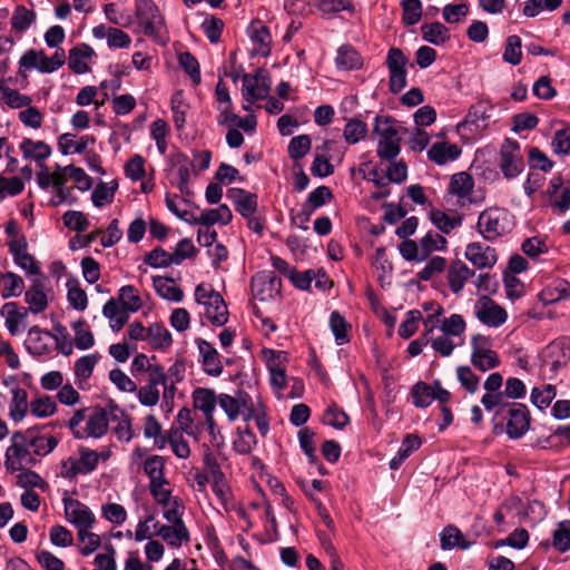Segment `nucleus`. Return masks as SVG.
Here are the masks:
<instances>
[{"label": "nucleus", "instance_id": "obj_1", "mask_svg": "<svg viewBox=\"0 0 570 570\" xmlns=\"http://www.w3.org/2000/svg\"><path fill=\"white\" fill-rule=\"evenodd\" d=\"M400 126L389 116H376L373 131L379 136L377 155L385 160H393L400 154Z\"/></svg>", "mask_w": 570, "mask_h": 570}, {"label": "nucleus", "instance_id": "obj_2", "mask_svg": "<svg viewBox=\"0 0 570 570\" xmlns=\"http://www.w3.org/2000/svg\"><path fill=\"white\" fill-rule=\"evenodd\" d=\"M476 226L484 239L494 240L512 230L514 217L504 208L493 207L480 214Z\"/></svg>", "mask_w": 570, "mask_h": 570}, {"label": "nucleus", "instance_id": "obj_3", "mask_svg": "<svg viewBox=\"0 0 570 570\" xmlns=\"http://www.w3.org/2000/svg\"><path fill=\"white\" fill-rule=\"evenodd\" d=\"M195 301L204 307V315L217 326H223L228 320V311L223 296L212 285L200 283L195 288Z\"/></svg>", "mask_w": 570, "mask_h": 570}, {"label": "nucleus", "instance_id": "obj_4", "mask_svg": "<svg viewBox=\"0 0 570 570\" xmlns=\"http://www.w3.org/2000/svg\"><path fill=\"white\" fill-rule=\"evenodd\" d=\"M136 16L145 36L161 45H166L168 37L165 22L158 8L151 0H139Z\"/></svg>", "mask_w": 570, "mask_h": 570}, {"label": "nucleus", "instance_id": "obj_5", "mask_svg": "<svg viewBox=\"0 0 570 570\" xmlns=\"http://www.w3.org/2000/svg\"><path fill=\"white\" fill-rule=\"evenodd\" d=\"M98 466V452L86 446H80L73 455L61 462L60 475L63 479H73L77 475L92 473Z\"/></svg>", "mask_w": 570, "mask_h": 570}, {"label": "nucleus", "instance_id": "obj_6", "mask_svg": "<svg viewBox=\"0 0 570 570\" xmlns=\"http://www.w3.org/2000/svg\"><path fill=\"white\" fill-rule=\"evenodd\" d=\"M184 512L168 513L167 523H156L158 535L169 548L179 549L190 541L189 530L183 520Z\"/></svg>", "mask_w": 570, "mask_h": 570}, {"label": "nucleus", "instance_id": "obj_7", "mask_svg": "<svg viewBox=\"0 0 570 570\" xmlns=\"http://www.w3.org/2000/svg\"><path fill=\"white\" fill-rule=\"evenodd\" d=\"M28 446L30 444L22 432H14L12 434L11 444L7 448L4 454V466L8 472L21 471L35 462Z\"/></svg>", "mask_w": 570, "mask_h": 570}, {"label": "nucleus", "instance_id": "obj_8", "mask_svg": "<svg viewBox=\"0 0 570 570\" xmlns=\"http://www.w3.org/2000/svg\"><path fill=\"white\" fill-rule=\"evenodd\" d=\"M471 363L481 372H488L500 365V358L491 348V340L482 334L471 337Z\"/></svg>", "mask_w": 570, "mask_h": 570}, {"label": "nucleus", "instance_id": "obj_9", "mask_svg": "<svg viewBox=\"0 0 570 570\" xmlns=\"http://www.w3.org/2000/svg\"><path fill=\"white\" fill-rule=\"evenodd\" d=\"M66 60L63 49H57L51 57H47L43 51L28 50L19 61L20 68L37 69L42 73H51L58 70Z\"/></svg>", "mask_w": 570, "mask_h": 570}, {"label": "nucleus", "instance_id": "obj_10", "mask_svg": "<svg viewBox=\"0 0 570 570\" xmlns=\"http://www.w3.org/2000/svg\"><path fill=\"white\" fill-rule=\"evenodd\" d=\"M500 169L505 178L517 177L524 168L520 145L512 139H505L500 150Z\"/></svg>", "mask_w": 570, "mask_h": 570}, {"label": "nucleus", "instance_id": "obj_11", "mask_svg": "<svg viewBox=\"0 0 570 570\" xmlns=\"http://www.w3.org/2000/svg\"><path fill=\"white\" fill-rule=\"evenodd\" d=\"M62 502L65 518L77 529V531L82 529H91L94 527L96 518L89 507L70 497L63 498Z\"/></svg>", "mask_w": 570, "mask_h": 570}, {"label": "nucleus", "instance_id": "obj_12", "mask_svg": "<svg viewBox=\"0 0 570 570\" xmlns=\"http://www.w3.org/2000/svg\"><path fill=\"white\" fill-rule=\"evenodd\" d=\"M475 317L488 327H499L507 322V311L487 296L479 298L473 307Z\"/></svg>", "mask_w": 570, "mask_h": 570}, {"label": "nucleus", "instance_id": "obj_13", "mask_svg": "<svg viewBox=\"0 0 570 570\" xmlns=\"http://www.w3.org/2000/svg\"><path fill=\"white\" fill-rule=\"evenodd\" d=\"M249 400L247 394L242 393H239L237 397L225 393L218 395V404L230 422L236 421L239 416H242L244 421L252 420L254 409Z\"/></svg>", "mask_w": 570, "mask_h": 570}, {"label": "nucleus", "instance_id": "obj_14", "mask_svg": "<svg viewBox=\"0 0 570 570\" xmlns=\"http://www.w3.org/2000/svg\"><path fill=\"white\" fill-rule=\"evenodd\" d=\"M149 491L155 502L161 507L163 517L168 515V513L185 512L183 501L171 494L167 480L149 483Z\"/></svg>", "mask_w": 570, "mask_h": 570}, {"label": "nucleus", "instance_id": "obj_15", "mask_svg": "<svg viewBox=\"0 0 570 570\" xmlns=\"http://www.w3.org/2000/svg\"><path fill=\"white\" fill-rule=\"evenodd\" d=\"M464 257L478 269H491L498 262L497 250L482 242L468 244Z\"/></svg>", "mask_w": 570, "mask_h": 570}, {"label": "nucleus", "instance_id": "obj_16", "mask_svg": "<svg viewBox=\"0 0 570 570\" xmlns=\"http://www.w3.org/2000/svg\"><path fill=\"white\" fill-rule=\"evenodd\" d=\"M493 111V106L489 101H478L472 105L469 109L465 118L456 125V131L459 134H463V131L469 127L471 131H479L487 127V121L491 118Z\"/></svg>", "mask_w": 570, "mask_h": 570}, {"label": "nucleus", "instance_id": "obj_17", "mask_svg": "<svg viewBox=\"0 0 570 570\" xmlns=\"http://www.w3.org/2000/svg\"><path fill=\"white\" fill-rule=\"evenodd\" d=\"M196 344L202 370L209 376H219L223 373L224 366L217 350L203 338L196 340Z\"/></svg>", "mask_w": 570, "mask_h": 570}, {"label": "nucleus", "instance_id": "obj_18", "mask_svg": "<svg viewBox=\"0 0 570 570\" xmlns=\"http://www.w3.org/2000/svg\"><path fill=\"white\" fill-rule=\"evenodd\" d=\"M530 428V414L524 404L513 403L508 411L507 433L511 439H519Z\"/></svg>", "mask_w": 570, "mask_h": 570}, {"label": "nucleus", "instance_id": "obj_19", "mask_svg": "<svg viewBox=\"0 0 570 570\" xmlns=\"http://www.w3.org/2000/svg\"><path fill=\"white\" fill-rule=\"evenodd\" d=\"M108 431V416L104 409L95 407L86 417V425L77 430L76 439H100Z\"/></svg>", "mask_w": 570, "mask_h": 570}, {"label": "nucleus", "instance_id": "obj_20", "mask_svg": "<svg viewBox=\"0 0 570 570\" xmlns=\"http://www.w3.org/2000/svg\"><path fill=\"white\" fill-rule=\"evenodd\" d=\"M271 83L262 71L255 75H244L243 77V96L246 101L255 102L268 96Z\"/></svg>", "mask_w": 570, "mask_h": 570}, {"label": "nucleus", "instance_id": "obj_21", "mask_svg": "<svg viewBox=\"0 0 570 570\" xmlns=\"http://www.w3.org/2000/svg\"><path fill=\"white\" fill-rule=\"evenodd\" d=\"M1 316L4 318V325L12 335H19L26 328V318L28 309L19 307L17 303H6L0 309Z\"/></svg>", "mask_w": 570, "mask_h": 570}, {"label": "nucleus", "instance_id": "obj_22", "mask_svg": "<svg viewBox=\"0 0 570 570\" xmlns=\"http://www.w3.org/2000/svg\"><path fill=\"white\" fill-rule=\"evenodd\" d=\"M170 175L173 183L178 187L181 193H188V185L190 181V170L193 168L191 161L183 154H176L170 159Z\"/></svg>", "mask_w": 570, "mask_h": 570}, {"label": "nucleus", "instance_id": "obj_23", "mask_svg": "<svg viewBox=\"0 0 570 570\" xmlns=\"http://www.w3.org/2000/svg\"><path fill=\"white\" fill-rule=\"evenodd\" d=\"M255 55L266 57L271 52L272 37L266 26L261 21H253L247 29Z\"/></svg>", "mask_w": 570, "mask_h": 570}, {"label": "nucleus", "instance_id": "obj_24", "mask_svg": "<svg viewBox=\"0 0 570 570\" xmlns=\"http://www.w3.org/2000/svg\"><path fill=\"white\" fill-rule=\"evenodd\" d=\"M227 197L235 205L236 212L245 218L254 215L257 210V196L253 193L240 188H232L228 190Z\"/></svg>", "mask_w": 570, "mask_h": 570}, {"label": "nucleus", "instance_id": "obj_25", "mask_svg": "<svg viewBox=\"0 0 570 570\" xmlns=\"http://www.w3.org/2000/svg\"><path fill=\"white\" fill-rule=\"evenodd\" d=\"M333 198L332 190L327 186H320L308 194L306 202L302 205L298 217L304 216L308 222L313 213Z\"/></svg>", "mask_w": 570, "mask_h": 570}, {"label": "nucleus", "instance_id": "obj_26", "mask_svg": "<svg viewBox=\"0 0 570 570\" xmlns=\"http://www.w3.org/2000/svg\"><path fill=\"white\" fill-rule=\"evenodd\" d=\"M52 338L50 332L32 326L28 332L24 345L31 354L41 356L49 352Z\"/></svg>", "mask_w": 570, "mask_h": 570}, {"label": "nucleus", "instance_id": "obj_27", "mask_svg": "<svg viewBox=\"0 0 570 570\" xmlns=\"http://www.w3.org/2000/svg\"><path fill=\"white\" fill-rule=\"evenodd\" d=\"M474 275L475 272L465 263L460 259L454 261L448 271V283L450 289L454 294H459L464 288L466 281Z\"/></svg>", "mask_w": 570, "mask_h": 570}, {"label": "nucleus", "instance_id": "obj_28", "mask_svg": "<svg viewBox=\"0 0 570 570\" xmlns=\"http://www.w3.org/2000/svg\"><path fill=\"white\" fill-rule=\"evenodd\" d=\"M94 56V49L82 43L69 51L68 66L75 73L83 75L90 70L89 65Z\"/></svg>", "mask_w": 570, "mask_h": 570}, {"label": "nucleus", "instance_id": "obj_29", "mask_svg": "<svg viewBox=\"0 0 570 570\" xmlns=\"http://www.w3.org/2000/svg\"><path fill=\"white\" fill-rule=\"evenodd\" d=\"M20 150L23 158L35 160L39 167H43V161L50 157L51 148L45 141L24 138L20 142Z\"/></svg>", "mask_w": 570, "mask_h": 570}, {"label": "nucleus", "instance_id": "obj_30", "mask_svg": "<svg viewBox=\"0 0 570 570\" xmlns=\"http://www.w3.org/2000/svg\"><path fill=\"white\" fill-rule=\"evenodd\" d=\"M441 316L438 317L439 323L435 327H440V332L455 340V343H460L464 345V332L466 328L465 321L460 314H452L449 317L440 320Z\"/></svg>", "mask_w": 570, "mask_h": 570}, {"label": "nucleus", "instance_id": "obj_31", "mask_svg": "<svg viewBox=\"0 0 570 570\" xmlns=\"http://www.w3.org/2000/svg\"><path fill=\"white\" fill-rule=\"evenodd\" d=\"M193 405L196 410H199L204 417H208L212 421V416L216 410L218 397L210 389L197 387L193 392Z\"/></svg>", "mask_w": 570, "mask_h": 570}, {"label": "nucleus", "instance_id": "obj_32", "mask_svg": "<svg viewBox=\"0 0 570 570\" xmlns=\"http://www.w3.org/2000/svg\"><path fill=\"white\" fill-rule=\"evenodd\" d=\"M129 312L117 299L110 298L102 307V315L109 320L110 328L119 332L129 320Z\"/></svg>", "mask_w": 570, "mask_h": 570}, {"label": "nucleus", "instance_id": "obj_33", "mask_svg": "<svg viewBox=\"0 0 570 570\" xmlns=\"http://www.w3.org/2000/svg\"><path fill=\"white\" fill-rule=\"evenodd\" d=\"M146 342L153 350L166 351L171 346L173 337L165 325L154 323L147 327Z\"/></svg>", "mask_w": 570, "mask_h": 570}, {"label": "nucleus", "instance_id": "obj_34", "mask_svg": "<svg viewBox=\"0 0 570 570\" xmlns=\"http://www.w3.org/2000/svg\"><path fill=\"white\" fill-rule=\"evenodd\" d=\"M443 314V308L441 306L436 307V311L432 315H428L424 320L425 332L422 337L412 341L409 344L407 352L411 356H417L421 354L423 347L429 344L430 335L434 332L436 324L439 323L438 317Z\"/></svg>", "mask_w": 570, "mask_h": 570}, {"label": "nucleus", "instance_id": "obj_35", "mask_svg": "<svg viewBox=\"0 0 570 570\" xmlns=\"http://www.w3.org/2000/svg\"><path fill=\"white\" fill-rule=\"evenodd\" d=\"M233 218L232 210L227 205H220L217 208L206 209L198 217H193L191 224L212 226L214 224L227 225Z\"/></svg>", "mask_w": 570, "mask_h": 570}, {"label": "nucleus", "instance_id": "obj_36", "mask_svg": "<svg viewBox=\"0 0 570 570\" xmlns=\"http://www.w3.org/2000/svg\"><path fill=\"white\" fill-rule=\"evenodd\" d=\"M460 155V147L450 142H436L428 151L429 159L441 166L455 160Z\"/></svg>", "mask_w": 570, "mask_h": 570}, {"label": "nucleus", "instance_id": "obj_37", "mask_svg": "<svg viewBox=\"0 0 570 570\" xmlns=\"http://www.w3.org/2000/svg\"><path fill=\"white\" fill-rule=\"evenodd\" d=\"M28 394L24 389H11V401L9 404V416L13 422H21L29 410Z\"/></svg>", "mask_w": 570, "mask_h": 570}, {"label": "nucleus", "instance_id": "obj_38", "mask_svg": "<svg viewBox=\"0 0 570 570\" xmlns=\"http://www.w3.org/2000/svg\"><path fill=\"white\" fill-rule=\"evenodd\" d=\"M474 186L473 178L465 171L456 173L451 177L449 184V194L456 196L459 202H464Z\"/></svg>", "mask_w": 570, "mask_h": 570}, {"label": "nucleus", "instance_id": "obj_39", "mask_svg": "<svg viewBox=\"0 0 570 570\" xmlns=\"http://www.w3.org/2000/svg\"><path fill=\"white\" fill-rule=\"evenodd\" d=\"M94 142L95 138L89 135L77 138L71 134H63L59 138V147L63 155L81 154Z\"/></svg>", "mask_w": 570, "mask_h": 570}, {"label": "nucleus", "instance_id": "obj_40", "mask_svg": "<svg viewBox=\"0 0 570 570\" xmlns=\"http://www.w3.org/2000/svg\"><path fill=\"white\" fill-rule=\"evenodd\" d=\"M153 285L156 293L164 299L180 302L184 297L183 291L175 284L173 278L155 276Z\"/></svg>", "mask_w": 570, "mask_h": 570}, {"label": "nucleus", "instance_id": "obj_41", "mask_svg": "<svg viewBox=\"0 0 570 570\" xmlns=\"http://www.w3.org/2000/svg\"><path fill=\"white\" fill-rule=\"evenodd\" d=\"M440 541L443 550H451L456 547L465 550L471 547V542L464 539L462 532L455 525L445 527L440 533Z\"/></svg>", "mask_w": 570, "mask_h": 570}, {"label": "nucleus", "instance_id": "obj_42", "mask_svg": "<svg viewBox=\"0 0 570 570\" xmlns=\"http://www.w3.org/2000/svg\"><path fill=\"white\" fill-rule=\"evenodd\" d=\"M420 445L421 439L417 435H407L403 440L396 455L390 461V469L397 470L401 464L411 455V453L420 448Z\"/></svg>", "mask_w": 570, "mask_h": 570}, {"label": "nucleus", "instance_id": "obj_43", "mask_svg": "<svg viewBox=\"0 0 570 570\" xmlns=\"http://www.w3.org/2000/svg\"><path fill=\"white\" fill-rule=\"evenodd\" d=\"M335 65L341 70L357 69L362 66L360 55L351 46H342L337 50Z\"/></svg>", "mask_w": 570, "mask_h": 570}, {"label": "nucleus", "instance_id": "obj_44", "mask_svg": "<svg viewBox=\"0 0 570 570\" xmlns=\"http://www.w3.org/2000/svg\"><path fill=\"white\" fill-rule=\"evenodd\" d=\"M26 303L29 305V309L33 314L43 312L48 306V301L45 292L40 288L39 282L35 284L26 292Z\"/></svg>", "mask_w": 570, "mask_h": 570}, {"label": "nucleus", "instance_id": "obj_45", "mask_svg": "<svg viewBox=\"0 0 570 570\" xmlns=\"http://www.w3.org/2000/svg\"><path fill=\"white\" fill-rule=\"evenodd\" d=\"M144 436L153 439L157 448L163 449L167 444V436L161 434V424L154 414H149L144 421Z\"/></svg>", "mask_w": 570, "mask_h": 570}, {"label": "nucleus", "instance_id": "obj_46", "mask_svg": "<svg viewBox=\"0 0 570 570\" xmlns=\"http://www.w3.org/2000/svg\"><path fill=\"white\" fill-rule=\"evenodd\" d=\"M0 98L10 108L19 109L29 107L32 99L30 96L20 94L18 90L0 85Z\"/></svg>", "mask_w": 570, "mask_h": 570}, {"label": "nucleus", "instance_id": "obj_47", "mask_svg": "<svg viewBox=\"0 0 570 570\" xmlns=\"http://www.w3.org/2000/svg\"><path fill=\"white\" fill-rule=\"evenodd\" d=\"M169 131V125L164 119H156L150 124V136L155 140L160 155H165L167 151Z\"/></svg>", "mask_w": 570, "mask_h": 570}, {"label": "nucleus", "instance_id": "obj_48", "mask_svg": "<svg viewBox=\"0 0 570 570\" xmlns=\"http://www.w3.org/2000/svg\"><path fill=\"white\" fill-rule=\"evenodd\" d=\"M557 391L554 385L544 384L542 386L533 387L531 391V403L539 410L547 409L552 400L556 397Z\"/></svg>", "mask_w": 570, "mask_h": 570}, {"label": "nucleus", "instance_id": "obj_49", "mask_svg": "<svg viewBox=\"0 0 570 570\" xmlns=\"http://www.w3.org/2000/svg\"><path fill=\"white\" fill-rule=\"evenodd\" d=\"M118 184L112 180L110 183H100L92 191L91 200L96 207H102L114 200Z\"/></svg>", "mask_w": 570, "mask_h": 570}, {"label": "nucleus", "instance_id": "obj_50", "mask_svg": "<svg viewBox=\"0 0 570 570\" xmlns=\"http://www.w3.org/2000/svg\"><path fill=\"white\" fill-rule=\"evenodd\" d=\"M117 301L129 313H135L142 306V302L138 295L137 289L131 285L122 286L119 289V296Z\"/></svg>", "mask_w": 570, "mask_h": 570}, {"label": "nucleus", "instance_id": "obj_51", "mask_svg": "<svg viewBox=\"0 0 570 570\" xmlns=\"http://www.w3.org/2000/svg\"><path fill=\"white\" fill-rule=\"evenodd\" d=\"M421 31L423 39L433 45H441L449 39V30L440 22L423 24Z\"/></svg>", "mask_w": 570, "mask_h": 570}, {"label": "nucleus", "instance_id": "obj_52", "mask_svg": "<svg viewBox=\"0 0 570 570\" xmlns=\"http://www.w3.org/2000/svg\"><path fill=\"white\" fill-rule=\"evenodd\" d=\"M429 343L431 344L433 351L443 357L450 356L456 347L462 346V344L455 343V340L446 336L442 332H440V334L436 336H433L432 333L430 335Z\"/></svg>", "mask_w": 570, "mask_h": 570}, {"label": "nucleus", "instance_id": "obj_53", "mask_svg": "<svg viewBox=\"0 0 570 570\" xmlns=\"http://www.w3.org/2000/svg\"><path fill=\"white\" fill-rule=\"evenodd\" d=\"M24 288V283L21 276L16 273L8 272L6 273V277L3 281V286L1 288V297L3 299L10 297H18L21 295Z\"/></svg>", "mask_w": 570, "mask_h": 570}, {"label": "nucleus", "instance_id": "obj_54", "mask_svg": "<svg viewBox=\"0 0 570 570\" xmlns=\"http://www.w3.org/2000/svg\"><path fill=\"white\" fill-rule=\"evenodd\" d=\"M29 410L33 416L45 419L56 412L57 405L52 397L45 395L32 400Z\"/></svg>", "mask_w": 570, "mask_h": 570}, {"label": "nucleus", "instance_id": "obj_55", "mask_svg": "<svg viewBox=\"0 0 570 570\" xmlns=\"http://www.w3.org/2000/svg\"><path fill=\"white\" fill-rule=\"evenodd\" d=\"M99 357L100 356L97 353L87 354L79 357L73 366V372L77 379L88 380L91 376L94 368L99 361Z\"/></svg>", "mask_w": 570, "mask_h": 570}, {"label": "nucleus", "instance_id": "obj_56", "mask_svg": "<svg viewBox=\"0 0 570 570\" xmlns=\"http://www.w3.org/2000/svg\"><path fill=\"white\" fill-rule=\"evenodd\" d=\"M72 330L75 332L73 342L78 350L86 351L94 346V334L86 327V323L83 321L73 323Z\"/></svg>", "mask_w": 570, "mask_h": 570}, {"label": "nucleus", "instance_id": "obj_57", "mask_svg": "<svg viewBox=\"0 0 570 570\" xmlns=\"http://www.w3.org/2000/svg\"><path fill=\"white\" fill-rule=\"evenodd\" d=\"M156 523H160L153 514H149L144 520H140L135 530V540L141 542L151 540L153 537L158 535V528Z\"/></svg>", "mask_w": 570, "mask_h": 570}, {"label": "nucleus", "instance_id": "obj_58", "mask_svg": "<svg viewBox=\"0 0 570 570\" xmlns=\"http://www.w3.org/2000/svg\"><path fill=\"white\" fill-rule=\"evenodd\" d=\"M24 189V183L20 177H6L0 174V200L20 195Z\"/></svg>", "mask_w": 570, "mask_h": 570}, {"label": "nucleus", "instance_id": "obj_59", "mask_svg": "<svg viewBox=\"0 0 570 570\" xmlns=\"http://www.w3.org/2000/svg\"><path fill=\"white\" fill-rule=\"evenodd\" d=\"M562 0H528L523 6V14L529 18L537 17L543 10L553 11L558 9Z\"/></svg>", "mask_w": 570, "mask_h": 570}, {"label": "nucleus", "instance_id": "obj_60", "mask_svg": "<svg viewBox=\"0 0 570 570\" xmlns=\"http://www.w3.org/2000/svg\"><path fill=\"white\" fill-rule=\"evenodd\" d=\"M412 397L416 407H428L435 400L434 387L419 382L412 389Z\"/></svg>", "mask_w": 570, "mask_h": 570}, {"label": "nucleus", "instance_id": "obj_61", "mask_svg": "<svg viewBox=\"0 0 570 570\" xmlns=\"http://www.w3.org/2000/svg\"><path fill=\"white\" fill-rule=\"evenodd\" d=\"M165 461L163 456L153 455L144 462V471L149 478V483L166 480L164 475Z\"/></svg>", "mask_w": 570, "mask_h": 570}, {"label": "nucleus", "instance_id": "obj_62", "mask_svg": "<svg viewBox=\"0 0 570 570\" xmlns=\"http://www.w3.org/2000/svg\"><path fill=\"white\" fill-rule=\"evenodd\" d=\"M421 252L428 258L430 254L442 250L446 246V239L440 234L429 232L420 239Z\"/></svg>", "mask_w": 570, "mask_h": 570}, {"label": "nucleus", "instance_id": "obj_63", "mask_svg": "<svg viewBox=\"0 0 570 570\" xmlns=\"http://www.w3.org/2000/svg\"><path fill=\"white\" fill-rule=\"evenodd\" d=\"M367 134V126L364 121L358 119H351L344 128V139L347 144H356L362 140Z\"/></svg>", "mask_w": 570, "mask_h": 570}, {"label": "nucleus", "instance_id": "obj_64", "mask_svg": "<svg viewBox=\"0 0 570 570\" xmlns=\"http://www.w3.org/2000/svg\"><path fill=\"white\" fill-rule=\"evenodd\" d=\"M312 147V140L308 135H298L293 137L288 144V155L292 159L298 160L305 157Z\"/></svg>", "mask_w": 570, "mask_h": 570}]
</instances>
